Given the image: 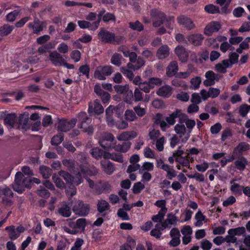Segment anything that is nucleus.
Listing matches in <instances>:
<instances>
[{"mask_svg": "<svg viewBox=\"0 0 250 250\" xmlns=\"http://www.w3.org/2000/svg\"><path fill=\"white\" fill-rule=\"evenodd\" d=\"M80 169L81 171L78 172L77 174L78 177L77 179L73 178L70 174L63 170L60 171L59 174L63 178L67 184H74L78 185L83 182L82 176L94 175L98 172L97 169L95 167H92L91 169H87V165L86 166H81Z\"/></svg>", "mask_w": 250, "mask_h": 250, "instance_id": "obj_1", "label": "nucleus"}, {"mask_svg": "<svg viewBox=\"0 0 250 250\" xmlns=\"http://www.w3.org/2000/svg\"><path fill=\"white\" fill-rule=\"evenodd\" d=\"M31 183V178L25 177L22 172L19 171L15 175L13 188L15 191L21 193L24 191V188L30 187Z\"/></svg>", "mask_w": 250, "mask_h": 250, "instance_id": "obj_2", "label": "nucleus"}, {"mask_svg": "<svg viewBox=\"0 0 250 250\" xmlns=\"http://www.w3.org/2000/svg\"><path fill=\"white\" fill-rule=\"evenodd\" d=\"M100 40L104 43L119 44L124 40L123 36H116L115 34L104 29H101L98 33Z\"/></svg>", "mask_w": 250, "mask_h": 250, "instance_id": "obj_3", "label": "nucleus"}, {"mask_svg": "<svg viewBox=\"0 0 250 250\" xmlns=\"http://www.w3.org/2000/svg\"><path fill=\"white\" fill-rule=\"evenodd\" d=\"M77 118L80 123L79 127L83 129V131L88 134L93 132V126L90 125L91 119L88 117L85 112H81L77 116Z\"/></svg>", "mask_w": 250, "mask_h": 250, "instance_id": "obj_4", "label": "nucleus"}, {"mask_svg": "<svg viewBox=\"0 0 250 250\" xmlns=\"http://www.w3.org/2000/svg\"><path fill=\"white\" fill-rule=\"evenodd\" d=\"M156 166L157 168L162 169L166 172V176L169 180H172L177 176V172L173 167L165 164L161 159L156 160Z\"/></svg>", "mask_w": 250, "mask_h": 250, "instance_id": "obj_5", "label": "nucleus"}, {"mask_svg": "<svg viewBox=\"0 0 250 250\" xmlns=\"http://www.w3.org/2000/svg\"><path fill=\"white\" fill-rule=\"evenodd\" d=\"M113 72L110 65L99 66L95 71L94 77L99 80H104L106 76H110Z\"/></svg>", "mask_w": 250, "mask_h": 250, "instance_id": "obj_6", "label": "nucleus"}, {"mask_svg": "<svg viewBox=\"0 0 250 250\" xmlns=\"http://www.w3.org/2000/svg\"><path fill=\"white\" fill-rule=\"evenodd\" d=\"M76 122L77 120L75 119H72L71 120L64 119H59L56 126L59 131L66 132L75 125Z\"/></svg>", "mask_w": 250, "mask_h": 250, "instance_id": "obj_7", "label": "nucleus"}, {"mask_svg": "<svg viewBox=\"0 0 250 250\" xmlns=\"http://www.w3.org/2000/svg\"><path fill=\"white\" fill-rule=\"evenodd\" d=\"M72 210L76 214L80 216H85L89 212V207L88 204H84L83 201L78 200L73 207Z\"/></svg>", "mask_w": 250, "mask_h": 250, "instance_id": "obj_8", "label": "nucleus"}, {"mask_svg": "<svg viewBox=\"0 0 250 250\" xmlns=\"http://www.w3.org/2000/svg\"><path fill=\"white\" fill-rule=\"evenodd\" d=\"M221 23L217 21H212L208 22L205 26L204 34L208 36H211L217 33L221 28Z\"/></svg>", "mask_w": 250, "mask_h": 250, "instance_id": "obj_9", "label": "nucleus"}, {"mask_svg": "<svg viewBox=\"0 0 250 250\" xmlns=\"http://www.w3.org/2000/svg\"><path fill=\"white\" fill-rule=\"evenodd\" d=\"M186 118V114L183 113L181 109H177L171 114H169V116L166 118V120L168 125H174L176 122L175 119L178 118L179 122L180 123V122L184 121Z\"/></svg>", "mask_w": 250, "mask_h": 250, "instance_id": "obj_10", "label": "nucleus"}, {"mask_svg": "<svg viewBox=\"0 0 250 250\" xmlns=\"http://www.w3.org/2000/svg\"><path fill=\"white\" fill-rule=\"evenodd\" d=\"M151 19L153 21V25L154 27H159L164 22L166 16L164 13L154 9L150 13Z\"/></svg>", "mask_w": 250, "mask_h": 250, "instance_id": "obj_11", "label": "nucleus"}, {"mask_svg": "<svg viewBox=\"0 0 250 250\" xmlns=\"http://www.w3.org/2000/svg\"><path fill=\"white\" fill-rule=\"evenodd\" d=\"M184 123H180L176 124L174 126V130L176 133L179 135L181 139V142L185 143L188 141L190 137V134H188L186 127Z\"/></svg>", "mask_w": 250, "mask_h": 250, "instance_id": "obj_12", "label": "nucleus"}, {"mask_svg": "<svg viewBox=\"0 0 250 250\" xmlns=\"http://www.w3.org/2000/svg\"><path fill=\"white\" fill-rule=\"evenodd\" d=\"M206 80L203 82V84L206 86H211L215 84L216 82L219 81L221 78V76L216 74L212 71H208L205 74Z\"/></svg>", "mask_w": 250, "mask_h": 250, "instance_id": "obj_13", "label": "nucleus"}, {"mask_svg": "<svg viewBox=\"0 0 250 250\" xmlns=\"http://www.w3.org/2000/svg\"><path fill=\"white\" fill-rule=\"evenodd\" d=\"M12 197L13 192L9 188L5 186L0 187V197L4 203L11 205V198Z\"/></svg>", "mask_w": 250, "mask_h": 250, "instance_id": "obj_14", "label": "nucleus"}, {"mask_svg": "<svg viewBox=\"0 0 250 250\" xmlns=\"http://www.w3.org/2000/svg\"><path fill=\"white\" fill-rule=\"evenodd\" d=\"M104 110V107L98 100H96L89 104L88 111L90 115L100 114L103 113Z\"/></svg>", "mask_w": 250, "mask_h": 250, "instance_id": "obj_15", "label": "nucleus"}, {"mask_svg": "<svg viewBox=\"0 0 250 250\" xmlns=\"http://www.w3.org/2000/svg\"><path fill=\"white\" fill-rule=\"evenodd\" d=\"M49 60L55 66H62L65 59L58 52H50L49 55Z\"/></svg>", "mask_w": 250, "mask_h": 250, "instance_id": "obj_16", "label": "nucleus"}, {"mask_svg": "<svg viewBox=\"0 0 250 250\" xmlns=\"http://www.w3.org/2000/svg\"><path fill=\"white\" fill-rule=\"evenodd\" d=\"M177 22L188 30L194 28L195 25L192 21L188 17L185 15H180L177 18Z\"/></svg>", "mask_w": 250, "mask_h": 250, "instance_id": "obj_17", "label": "nucleus"}, {"mask_svg": "<svg viewBox=\"0 0 250 250\" xmlns=\"http://www.w3.org/2000/svg\"><path fill=\"white\" fill-rule=\"evenodd\" d=\"M86 225V220L85 218H80L76 222H70L69 226L73 229L83 231Z\"/></svg>", "mask_w": 250, "mask_h": 250, "instance_id": "obj_18", "label": "nucleus"}, {"mask_svg": "<svg viewBox=\"0 0 250 250\" xmlns=\"http://www.w3.org/2000/svg\"><path fill=\"white\" fill-rule=\"evenodd\" d=\"M137 136V133L134 130L124 131L117 136L120 141H125L134 139Z\"/></svg>", "mask_w": 250, "mask_h": 250, "instance_id": "obj_19", "label": "nucleus"}, {"mask_svg": "<svg viewBox=\"0 0 250 250\" xmlns=\"http://www.w3.org/2000/svg\"><path fill=\"white\" fill-rule=\"evenodd\" d=\"M204 39L203 35L201 34H194L189 35L187 39L189 42L195 46L200 45Z\"/></svg>", "mask_w": 250, "mask_h": 250, "instance_id": "obj_20", "label": "nucleus"}, {"mask_svg": "<svg viewBox=\"0 0 250 250\" xmlns=\"http://www.w3.org/2000/svg\"><path fill=\"white\" fill-rule=\"evenodd\" d=\"M58 213L64 217H68L71 214L70 207L65 202L61 203L60 207L58 208Z\"/></svg>", "mask_w": 250, "mask_h": 250, "instance_id": "obj_21", "label": "nucleus"}, {"mask_svg": "<svg viewBox=\"0 0 250 250\" xmlns=\"http://www.w3.org/2000/svg\"><path fill=\"white\" fill-rule=\"evenodd\" d=\"M115 137L112 134L105 132L101 135L99 143L102 147H107L106 141H115Z\"/></svg>", "mask_w": 250, "mask_h": 250, "instance_id": "obj_22", "label": "nucleus"}, {"mask_svg": "<svg viewBox=\"0 0 250 250\" xmlns=\"http://www.w3.org/2000/svg\"><path fill=\"white\" fill-rule=\"evenodd\" d=\"M179 220L176 215L172 213L167 214V219L163 221L167 229H170L172 226H176Z\"/></svg>", "mask_w": 250, "mask_h": 250, "instance_id": "obj_23", "label": "nucleus"}, {"mask_svg": "<svg viewBox=\"0 0 250 250\" xmlns=\"http://www.w3.org/2000/svg\"><path fill=\"white\" fill-rule=\"evenodd\" d=\"M173 92V88L168 85H165L160 87L157 91L156 93L161 97H169Z\"/></svg>", "mask_w": 250, "mask_h": 250, "instance_id": "obj_24", "label": "nucleus"}, {"mask_svg": "<svg viewBox=\"0 0 250 250\" xmlns=\"http://www.w3.org/2000/svg\"><path fill=\"white\" fill-rule=\"evenodd\" d=\"M175 51L182 62H184L188 61V53L184 47L179 45L176 47Z\"/></svg>", "mask_w": 250, "mask_h": 250, "instance_id": "obj_25", "label": "nucleus"}, {"mask_svg": "<svg viewBox=\"0 0 250 250\" xmlns=\"http://www.w3.org/2000/svg\"><path fill=\"white\" fill-rule=\"evenodd\" d=\"M101 165L103 170L108 175L111 174L115 170L113 164L108 160L101 161Z\"/></svg>", "mask_w": 250, "mask_h": 250, "instance_id": "obj_26", "label": "nucleus"}, {"mask_svg": "<svg viewBox=\"0 0 250 250\" xmlns=\"http://www.w3.org/2000/svg\"><path fill=\"white\" fill-rule=\"evenodd\" d=\"M178 65L176 61L171 62L167 68V75L169 77H171L177 75L178 71Z\"/></svg>", "mask_w": 250, "mask_h": 250, "instance_id": "obj_27", "label": "nucleus"}, {"mask_svg": "<svg viewBox=\"0 0 250 250\" xmlns=\"http://www.w3.org/2000/svg\"><path fill=\"white\" fill-rule=\"evenodd\" d=\"M196 222L194 223V226L197 227H201L204 223H207L208 219L206 216L202 213L201 210H198L195 215Z\"/></svg>", "mask_w": 250, "mask_h": 250, "instance_id": "obj_28", "label": "nucleus"}, {"mask_svg": "<svg viewBox=\"0 0 250 250\" xmlns=\"http://www.w3.org/2000/svg\"><path fill=\"white\" fill-rule=\"evenodd\" d=\"M230 190L231 192L235 196H240L242 194L243 187L240 184L235 182V180H232L230 182Z\"/></svg>", "mask_w": 250, "mask_h": 250, "instance_id": "obj_29", "label": "nucleus"}, {"mask_svg": "<svg viewBox=\"0 0 250 250\" xmlns=\"http://www.w3.org/2000/svg\"><path fill=\"white\" fill-rule=\"evenodd\" d=\"M113 107L110 105L105 110L106 122L107 125L111 127H114L116 121H115L112 118Z\"/></svg>", "mask_w": 250, "mask_h": 250, "instance_id": "obj_30", "label": "nucleus"}, {"mask_svg": "<svg viewBox=\"0 0 250 250\" xmlns=\"http://www.w3.org/2000/svg\"><path fill=\"white\" fill-rule=\"evenodd\" d=\"M120 69L123 74L128 78L129 80L131 81L133 80L134 75L131 71V70H134L133 63H128L126 66L122 67Z\"/></svg>", "mask_w": 250, "mask_h": 250, "instance_id": "obj_31", "label": "nucleus"}, {"mask_svg": "<svg viewBox=\"0 0 250 250\" xmlns=\"http://www.w3.org/2000/svg\"><path fill=\"white\" fill-rule=\"evenodd\" d=\"M169 55V48L167 45H162L158 50L156 56L159 59H164Z\"/></svg>", "mask_w": 250, "mask_h": 250, "instance_id": "obj_32", "label": "nucleus"}, {"mask_svg": "<svg viewBox=\"0 0 250 250\" xmlns=\"http://www.w3.org/2000/svg\"><path fill=\"white\" fill-rule=\"evenodd\" d=\"M231 67V63L228 60H225L221 63H219L215 65V70L220 73H225L226 72V68Z\"/></svg>", "mask_w": 250, "mask_h": 250, "instance_id": "obj_33", "label": "nucleus"}, {"mask_svg": "<svg viewBox=\"0 0 250 250\" xmlns=\"http://www.w3.org/2000/svg\"><path fill=\"white\" fill-rule=\"evenodd\" d=\"M146 104L139 103L134 107V110L139 117H143L146 113Z\"/></svg>", "mask_w": 250, "mask_h": 250, "instance_id": "obj_34", "label": "nucleus"}, {"mask_svg": "<svg viewBox=\"0 0 250 250\" xmlns=\"http://www.w3.org/2000/svg\"><path fill=\"white\" fill-rule=\"evenodd\" d=\"M231 0H216V2L221 7V11L224 13L229 12L228 7L231 2Z\"/></svg>", "mask_w": 250, "mask_h": 250, "instance_id": "obj_35", "label": "nucleus"}, {"mask_svg": "<svg viewBox=\"0 0 250 250\" xmlns=\"http://www.w3.org/2000/svg\"><path fill=\"white\" fill-rule=\"evenodd\" d=\"M186 119L184 121L180 122V123H185L187 126V130L188 133V134H190L192 129L195 126L196 123L194 120L189 119L188 118V116L186 114Z\"/></svg>", "mask_w": 250, "mask_h": 250, "instance_id": "obj_36", "label": "nucleus"}, {"mask_svg": "<svg viewBox=\"0 0 250 250\" xmlns=\"http://www.w3.org/2000/svg\"><path fill=\"white\" fill-rule=\"evenodd\" d=\"M17 116L15 113L7 115L4 119V124L13 127L16 123Z\"/></svg>", "mask_w": 250, "mask_h": 250, "instance_id": "obj_37", "label": "nucleus"}, {"mask_svg": "<svg viewBox=\"0 0 250 250\" xmlns=\"http://www.w3.org/2000/svg\"><path fill=\"white\" fill-rule=\"evenodd\" d=\"M131 143L130 142H124L122 145H116L115 150L121 152H126L130 148Z\"/></svg>", "mask_w": 250, "mask_h": 250, "instance_id": "obj_38", "label": "nucleus"}, {"mask_svg": "<svg viewBox=\"0 0 250 250\" xmlns=\"http://www.w3.org/2000/svg\"><path fill=\"white\" fill-rule=\"evenodd\" d=\"M247 164L248 161L244 157H241L235 162L236 167L240 171H243Z\"/></svg>", "mask_w": 250, "mask_h": 250, "instance_id": "obj_39", "label": "nucleus"}, {"mask_svg": "<svg viewBox=\"0 0 250 250\" xmlns=\"http://www.w3.org/2000/svg\"><path fill=\"white\" fill-rule=\"evenodd\" d=\"M5 230L8 231L9 237L12 240H15L20 236L19 232L16 230V228L14 226L6 227Z\"/></svg>", "mask_w": 250, "mask_h": 250, "instance_id": "obj_40", "label": "nucleus"}, {"mask_svg": "<svg viewBox=\"0 0 250 250\" xmlns=\"http://www.w3.org/2000/svg\"><path fill=\"white\" fill-rule=\"evenodd\" d=\"M14 28L13 26L9 24H5L0 27V35L2 36H7L11 33Z\"/></svg>", "mask_w": 250, "mask_h": 250, "instance_id": "obj_41", "label": "nucleus"}, {"mask_svg": "<svg viewBox=\"0 0 250 250\" xmlns=\"http://www.w3.org/2000/svg\"><path fill=\"white\" fill-rule=\"evenodd\" d=\"M246 232L245 228L244 227H238L234 229H231L228 230V234H233L235 236L236 235L240 236L244 234Z\"/></svg>", "mask_w": 250, "mask_h": 250, "instance_id": "obj_42", "label": "nucleus"}, {"mask_svg": "<svg viewBox=\"0 0 250 250\" xmlns=\"http://www.w3.org/2000/svg\"><path fill=\"white\" fill-rule=\"evenodd\" d=\"M40 171L42 177L45 179L49 178L52 174V170L44 166H40Z\"/></svg>", "mask_w": 250, "mask_h": 250, "instance_id": "obj_43", "label": "nucleus"}, {"mask_svg": "<svg viewBox=\"0 0 250 250\" xmlns=\"http://www.w3.org/2000/svg\"><path fill=\"white\" fill-rule=\"evenodd\" d=\"M97 207L98 211L101 213L109 209V204L104 200H101L99 201Z\"/></svg>", "mask_w": 250, "mask_h": 250, "instance_id": "obj_44", "label": "nucleus"}, {"mask_svg": "<svg viewBox=\"0 0 250 250\" xmlns=\"http://www.w3.org/2000/svg\"><path fill=\"white\" fill-rule=\"evenodd\" d=\"M154 165L153 163L146 162L143 164L141 167L140 166L139 173H143V172L146 171H152Z\"/></svg>", "mask_w": 250, "mask_h": 250, "instance_id": "obj_45", "label": "nucleus"}, {"mask_svg": "<svg viewBox=\"0 0 250 250\" xmlns=\"http://www.w3.org/2000/svg\"><path fill=\"white\" fill-rule=\"evenodd\" d=\"M157 119L156 120L155 123L157 124L160 125L162 130L164 131H166L169 127L170 125H168L167 121L166 122L164 120H161L160 117L161 115L159 114L157 115Z\"/></svg>", "mask_w": 250, "mask_h": 250, "instance_id": "obj_46", "label": "nucleus"}, {"mask_svg": "<svg viewBox=\"0 0 250 250\" xmlns=\"http://www.w3.org/2000/svg\"><path fill=\"white\" fill-rule=\"evenodd\" d=\"M125 119L129 122H133L137 119L136 114L132 110H126L125 113Z\"/></svg>", "mask_w": 250, "mask_h": 250, "instance_id": "obj_47", "label": "nucleus"}, {"mask_svg": "<svg viewBox=\"0 0 250 250\" xmlns=\"http://www.w3.org/2000/svg\"><path fill=\"white\" fill-rule=\"evenodd\" d=\"M63 140V135L62 133H59L53 136L51 141V144L53 146L60 145Z\"/></svg>", "mask_w": 250, "mask_h": 250, "instance_id": "obj_48", "label": "nucleus"}, {"mask_svg": "<svg viewBox=\"0 0 250 250\" xmlns=\"http://www.w3.org/2000/svg\"><path fill=\"white\" fill-rule=\"evenodd\" d=\"M205 10L210 14H216L220 12L219 8L213 4H208L205 7Z\"/></svg>", "mask_w": 250, "mask_h": 250, "instance_id": "obj_49", "label": "nucleus"}, {"mask_svg": "<svg viewBox=\"0 0 250 250\" xmlns=\"http://www.w3.org/2000/svg\"><path fill=\"white\" fill-rule=\"evenodd\" d=\"M90 153L94 158L99 159L102 157L103 150L98 147H94L90 150Z\"/></svg>", "mask_w": 250, "mask_h": 250, "instance_id": "obj_50", "label": "nucleus"}, {"mask_svg": "<svg viewBox=\"0 0 250 250\" xmlns=\"http://www.w3.org/2000/svg\"><path fill=\"white\" fill-rule=\"evenodd\" d=\"M21 10L19 9L14 10L6 15V20L9 22L14 21L16 17L19 15Z\"/></svg>", "mask_w": 250, "mask_h": 250, "instance_id": "obj_51", "label": "nucleus"}, {"mask_svg": "<svg viewBox=\"0 0 250 250\" xmlns=\"http://www.w3.org/2000/svg\"><path fill=\"white\" fill-rule=\"evenodd\" d=\"M129 27L133 30L141 31L144 29V26L143 24L138 21L134 22H129Z\"/></svg>", "mask_w": 250, "mask_h": 250, "instance_id": "obj_52", "label": "nucleus"}, {"mask_svg": "<svg viewBox=\"0 0 250 250\" xmlns=\"http://www.w3.org/2000/svg\"><path fill=\"white\" fill-rule=\"evenodd\" d=\"M122 56L118 53H115L112 56L111 59V62L117 66H119L121 64Z\"/></svg>", "mask_w": 250, "mask_h": 250, "instance_id": "obj_53", "label": "nucleus"}, {"mask_svg": "<svg viewBox=\"0 0 250 250\" xmlns=\"http://www.w3.org/2000/svg\"><path fill=\"white\" fill-rule=\"evenodd\" d=\"M191 88L192 89H197L201 83V79L200 77H196L191 79L190 81Z\"/></svg>", "mask_w": 250, "mask_h": 250, "instance_id": "obj_54", "label": "nucleus"}, {"mask_svg": "<svg viewBox=\"0 0 250 250\" xmlns=\"http://www.w3.org/2000/svg\"><path fill=\"white\" fill-rule=\"evenodd\" d=\"M175 161L184 167H189L190 163L188 156L186 157H177L176 158Z\"/></svg>", "mask_w": 250, "mask_h": 250, "instance_id": "obj_55", "label": "nucleus"}, {"mask_svg": "<svg viewBox=\"0 0 250 250\" xmlns=\"http://www.w3.org/2000/svg\"><path fill=\"white\" fill-rule=\"evenodd\" d=\"M78 24L79 27L82 29L89 28L91 30H95L96 29H92L93 27L92 23L86 21H78Z\"/></svg>", "mask_w": 250, "mask_h": 250, "instance_id": "obj_56", "label": "nucleus"}, {"mask_svg": "<svg viewBox=\"0 0 250 250\" xmlns=\"http://www.w3.org/2000/svg\"><path fill=\"white\" fill-rule=\"evenodd\" d=\"M28 26L33 29V33L35 34H39L43 29V24L34 25L32 22H30Z\"/></svg>", "mask_w": 250, "mask_h": 250, "instance_id": "obj_57", "label": "nucleus"}, {"mask_svg": "<svg viewBox=\"0 0 250 250\" xmlns=\"http://www.w3.org/2000/svg\"><path fill=\"white\" fill-rule=\"evenodd\" d=\"M154 205L158 208H161L160 210H163L164 212L167 213V208L166 207V201L165 200H161L156 201Z\"/></svg>", "mask_w": 250, "mask_h": 250, "instance_id": "obj_58", "label": "nucleus"}, {"mask_svg": "<svg viewBox=\"0 0 250 250\" xmlns=\"http://www.w3.org/2000/svg\"><path fill=\"white\" fill-rule=\"evenodd\" d=\"M250 110V105L247 104L241 105L239 109V113L242 117H245Z\"/></svg>", "mask_w": 250, "mask_h": 250, "instance_id": "obj_59", "label": "nucleus"}, {"mask_svg": "<svg viewBox=\"0 0 250 250\" xmlns=\"http://www.w3.org/2000/svg\"><path fill=\"white\" fill-rule=\"evenodd\" d=\"M37 194L43 198H48L50 196L49 192L42 187L40 186L37 191Z\"/></svg>", "mask_w": 250, "mask_h": 250, "instance_id": "obj_60", "label": "nucleus"}, {"mask_svg": "<svg viewBox=\"0 0 250 250\" xmlns=\"http://www.w3.org/2000/svg\"><path fill=\"white\" fill-rule=\"evenodd\" d=\"M155 142V146L156 149L159 151H161L164 149V144L165 142V138L164 137H161L159 139L154 141Z\"/></svg>", "mask_w": 250, "mask_h": 250, "instance_id": "obj_61", "label": "nucleus"}, {"mask_svg": "<svg viewBox=\"0 0 250 250\" xmlns=\"http://www.w3.org/2000/svg\"><path fill=\"white\" fill-rule=\"evenodd\" d=\"M52 179L58 188H64V183L57 175L55 174L53 175L52 176Z\"/></svg>", "mask_w": 250, "mask_h": 250, "instance_id": "obj_62", "label": "nucleus"}, {"mask_svg": "<svg viewBox=\"0 0 250 250\" xmlns=\"http://www.w3.org/2000/svg\"><path fill=\"white\" fill-rule=\"evenodd\" d=\"M114 88L117 92L120 94H123L129 90V86L127 84H125L124 86L116 85L114 86Z\"/></svg>", "mask_w": 250, "mask_h": 250, "instance_id": "obj_63", "label": "nucleus"}, {"mask_svg": "<svg viewBox=\"0 0 250 250\" xmlns=\"http://www.w3.org/2000/svg\"><path fill=\"white\" fill-rule=\"evenodd\" d=\"M145 188V186L141 182L135 183L133 187V192L135 194L139 193Z\"/></svg>", "mask_w": 250, "mask_h": 250, "instance_id": "obj_64", "label": "nucleus"}]
</instances>
